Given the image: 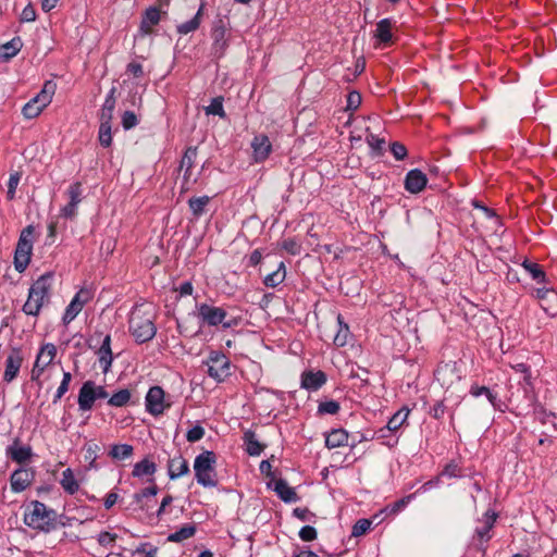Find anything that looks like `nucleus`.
Returning <instances> with one entry per match:
<instances>
[{"mask_svg": "<svg viewBox=\"0 0 557 557\" xmlns=\"http://www.w3.org/2000/svg\"><path fill=\"white\" fill-rule=\"evenodd\" d=\"M53 273L40 275L30 286L22 310L27 315L37 317L41 308L50 302Z\"/></svg>", "mask_w": 557, "mask_h": 557, "instance_id": "f257e3e1", "label": "nucleus"}, {"mask_svg": "<svg viewBox=\"0 0 557 557\" xmlns=\"http://www.w3.org/2000/svg\"><path fill=\"white\" fill-rule=\"evenodd\" d=\"M57 511L39 500H32L24 511V523L36 531L49 533L57 529Z\"/></svg>", "mask_w": 557, "mask_h": 557, "instance_id": "f03ea898", "label": "nucleus"}, {"mask_svg": "<svg viewBox=\"0 0 557 557\" xmlns=\"http://www.w3.org/2000/svg\"><path fill=\"white\" fill-rule=\"evenodd\" d=\"M215 463L216 456L211 450H206L195 458L194 471L198 484L203 487H215L218 485Z\"/></svg>", "mask_w": 557, "mask_h": 557, "instance_id": "7ed1b4c3", "label": "nucleus"}, {"mask_svg": "<svg viewBox=\"0 0 557 557\" xmlns=\"http://www.w3.org/2000/svg\"><path fill=\"white\" fill-rule=\"evenodd\" d=\"M128 330L135 341L139 344L151 341L157 333V327L151 315L149 313H143L137 308L131 313Z\"/></svg>", "mask_w": 557, "mask_h": 557, "instance_id": "20e7f679", "label": "nucleus"}, {"mask_svg": "<svg viewBox=\"0 0 557 557\" xmlns=\"http://www.w3.org/2000/svg\"><path fill=\"white\" fill-rule=\"evenodd\" d=\"M35 226L27 225L21 231L15 251H14V268L17 272H24L32 258L34 245Z\"/></svg>", "mask_w": 557, "mask_h": 557, "instance_id": "39448f33", "label": "nucleus"}, {"mask_svg": "<svg viewBox=\"0 0 557 557\" xmlns=\"http://www.w3.org/2000/svg\"><path fill=\"white\" fill-rule=\"evenodd\" d=\"M208 375L216 383L225 382L232 375V364L228 357L221 350H211L202 361Z\"/></svg>", "mask_w": 557, "mask_h": 557, "instance_id": "423d86ee", "label": "nucleus"}, {"mask_svg": "<svg viewBox=\"0 0 557 557\" xmlns=\"http://www.w3.org/2000/svg\"><path fill=\"white\" fill-rule=\"evenodd\" d=\"M55 91V84L46 82L42 89L23 107V115L26 119L38 116L41 111L51 102Z\"/></svg>", "mask_w": 557, "mask_h": 557, "instance_id": "0eeeda50", "label": "nucleus"}, {"mask_svg": "<svg viewBox=\"0 0 557 557\" xmlns=\"http://www.w3.org/2000/svg\"><path fill=\"white\" fill-rule=\"evenodd\" d=\"M496 520L497 513L495 511L487 510L483 516V525L478 527L474 530L472 545L475 548V550L481 553L482 555L486 554V544L492 539L491 531L494 528Z\"/></svg>", "mask_w": 557, "mask_h": 557, "instance_id": "6e6552de", "label": "nucleus"}, {"mask_svg": "<svg viewBox=\"0 0 557 557\" xmlns=\"http://www.w3.org/2000/svg\"><path fill=\"white\" fill-rule=\"evenodd\" d=\"M198 318L209 326H216L222 324L223 327L228 329L237 324L235 319L225 321L227 312L221 307H213L208 304H201L197 307Z\"/></svg>", "mask_w": 557, "mask_h": 557, "instance_id": "1a4fd4ad", "label": "nucleus"}, {"mask_svg": "<svg viewBox=\"0 0 557 557\" xmlns=\"http://www.w3.org/2000/svg\"><path fill=\"white\" fill-rule=\"evenodd\" d=\"M211 38V54L215 59H221L228 47L227 27L222 18L213 23Z\"/></svg>", "mask_w": 557, "mask_h": 557, "instance_id": "9d476101", "label": "nucleus"}, {"mask_svg": "<svg viewBox=\"0 0 557 557\" xmlns=\"http://www.w3.org/2000/svg\"><path fill=\"white\" fill-rule=\"evenodd\" d=\"M92 298L91 292L86 288L79 289L71 302L65 308V312L62 317V322L64 324L71 323L77 314L83 310L84 306L90 301Z\"/></svg>", "mask_w": 557, "mask_h": 557, "instance_id": "9b49d317", "label": "nucleus"}, {"mask_svg": "<svg viewBox=\"0 0 557 557\" xmlns=\"http://www.w3.org/2000/svg\"><path fill=\"white\" fill-rule=\"evenodd\" d=\"M69 202L61 208L60 214L65 219H74L77 214V206L83 200V187L79 182L71 184L66 190Z\"/></svg>", "mask_w": 557, "mask_h": 557, "instance_id": "f8f14e48", "label": "nucleus"}, {"mask_svg": "<svg viewBox=\"0 0 557 557\" xmlns=\"http://www.w3.org/2000/svg\"><path fill=\"white\" fill-rule=\"evenodd\" d=\"M164 391L160 386H152L146 395V410L152 416L163 413L165 406L163 404Z\"/></svg>", "mask_w": 557, "mask_h": 557, "instance_id": "ddd939ff", "label": "nucleus"}, {"mask_svg": "<svg viewBox=\"0 0 557 557\" xmlns=\"http://www.w3.org/2000/svg\"><path fill=\"white\" fill-rule=\"evenodd\" d=\"M22 362L23 356L21 349L12 348L5 359V370L3 373L4 382L10 383L17 376Z\"/></svg>", "mask_w": 557, "mask_h": 557, "instance_id": "4468645a", "label": "nucleus"}, {"mask_svg": "<svg viewBox=\"0 0 557 557\" xmlns=\"http://www.w3.org/2000/svg\"><path fill=\"white\" fill-rule=\"evenodd\" d=\"M428 184L426 175L419 169L410 170L405 177V189L410 194H419Z\"/></svg>", "mask_w": 557, "mask_h": 557, "instance_id": "2eb2a0df", "label": "nucleus"}, {"mask_svg": "<svg viewBox=\"0 0 557 557\" xmlns=\"http://www.w3.org/2000/svg\"><path fill=\"white\" fill-rule=\"evenodd\" d=\"M96 393L94 391V381L88 380L83 383L78 392L77 404L81 411H90L95 405Z\"/></svg>", "mask_w": 557, "mask_h": 557, "instance_id": "dca6fc26", "label": "nucleus"}, {"mask_svg": "<svg viewBox=\"0 0 557 557\" xmlns=\"http://www.w3.org/2000/svg\"><path fill=\"white\" fill-rule=\"evenodd\" d=\"M268 486L272 488L284 503H296L299 499L295 490L290 487L284 479H273V481L268 483Z\"/></svg>", "mask_w": 557, "mask_h": 557, "instance_id": "f3484780", "label": "nucleus"}, {"mask_svg": "<svg viewBox=\"0 0 557 557\" xmlns=\"http://www.w3.org/2000/svg\"><path fill=\"white\" fill-rule=\"evenodd\" d=\"M34 473L28 469H17L10 478L11 490L14 493H21L25 491L33 482Z\"/></svg>", "mask_w": 557, "mask_h": 557, "instance_id": "a211bd4d", "label": "nucleus"}, {"mask_svg": "<svg viewBox=\"0 0 557 557\" xmlns=\"http://www.w3.org/2000/svg\"><path fill=\"white\" fill-rule=\"evenodd\" d=\"M251 148L253 151L255 161L262 162L269 157L272 150V145L269 140V137L261 134L253 137L251 141Z\"/></svg>", "mask_w": 557, "mask_h": 557, "instance_id": "6ab92c4d", "label": "nucleus"}, {"mask_svg": "<svg viewBox=\"0 0 557 557\" xmlns=\"http://www.w3.org/2000/svg\"><path fill=\"white\" fill-rule=\"evenodd\" d=\"M326 374L321 371H305L301 374V387L308 391H318L326 383Z\"/></svg>", "mask_w": 557, "mask_h": 557, "instance_id": "aec40b11", "label": "nucleus"}, {"mask_svg": "<svg viewBox=\"0 0 557 557\" xmlns=\"http://www.w3.org/2000/svg\"><path fill=\"white\" fill-rule=\"evenodd\" d=\"M537 298L542 301L544 311L552 315H557V292L548 288H539L536 290Z\"/></svg>", "mask_w": 557, "mask_h": 557, "instance_id": "412c9836", "label": "nucleus"}, {"mask_svg": "<svg viewBox=\"0 0 557 557\" xmlns=\"http://www.w3.org/2000/svg\"><path fill=\"white\" fill-rule=\"evenodd\" d=\"M161 20V12L157 7L148 8L143 14L139 32L146 36L151 34L152 27L158 25Z\"/></svg>", "mask_w": 557, "mask_h": 557, "instance_id": "4be33fe9", "label": "nucleus"}, {"mask_svg": "<svg viewBox=\"0 0 557 557\" xmlns=\"http://www.w3.org/2000/svg\"><path fill=\"white\" fill-rule=\"evenodd\" d=\"M7 456L17 463H23L32 457V448L21 446L18 438H16L12 445L7 447Z\"/></svg>", "mask_w": 557, "mask_h": 557, "instance_id": "5701e85b", "label": "nucleus"}, {"mask_svg": "<svg viewBox=\"0 0 557 557\" xmlns=\"http://www.w3.org/2000/svg\"><path fill=\"white\" fill-rule=\"evenodd\" d=\"M169 476L172 480L178 479L189 472V466L182 455L174 456L169 460Z\"/></svg>", "mask_w": 557, "mask_h": 557, "instance_id": "b1692460", "label": "nucleus"}, {"mask_svg": "<svg viewBox=\"0 0 557 557\" xmlns=\"http://www.w3.org/2000/svg\"><path fill=\"white\" fill-rule=\"evenodd\" d=\"M392 27H393L392 18H383L376 24L374 37L379 40L380 44H383L384 46H386L392 42V38H393Z\"/></svg>", "mask_w": 557, "mask_h": 557, "instance_id": "393cba45", "label": "nucleus"}, {"mask_svg": "<svg viewBox=\"0 0 557 557\" xmlns=\"http://www.w3.org/2000/svg\"><path fill=\"white\" fill-rule=\"evenodd\" d=\"M243 441L249 456H260L265 448V445L257 440L256 433L251 430L244 432Z\"/></svg>", "mask_w": 557, "mask_h": 557, "instance_id": "a878e982", "label": "nucleus"}, {"mask_svg": "<svg viewBox=\"0 0 557 557\" xmlns=\"http://www.w3.org/2000/svg\"><path fill=\"white\" fill-rule=\"evenodd\" d=\"M349 435L344 429H334L325 436V446L330 449L348 445Z\"/></svg>", "mask_w": 557, "mask_h": 557, "instance_id": "bb28decb", "label": "nucleus"}, {"mask_svg": "<svg viewBox=\"0 0 557 557\" xmlns=\"http://www.w3.org/2000/svg\"><path fill=\"white\" fill-rule=\"evenodd\" d=\"M23 42L20 37H14L10 41L0 46V60L9 61L14 58L22 49Z\"/></svg>", "mask_w": 557, "mask_h": 557, "instance_id": "cd10ccee", "label": "nucleus"}, {"mask_svg": "<svg viewBox=\"0 0 557 557\" xmlns=\"http://www.w3.org/2000/svg\"><path fill=\"white\" fill-rule=\"evenodd\" d=\"M60 485L70 495H74L79 490V483L75 479L74 472L71 468H66L62 472V476L60 479Z\"/></svg>", "mask_w": 557, "mask_h": 557, "instance_id": "c85d7f7f", "label": "nucleus"}, {"mask_svg": "<svg viewBox=\"0 0 557 557\" xmlns=\"http://www.w3.org/2000/svg\"><path fill=\"white\" fill-rule=\"evenodd\" d=\"M286 277V269L284 262H280L277 269L272 273L268 274L263 278V284L267 287L274 288L284 282Z\"/></svg>", "mask_w": 557, "mask_h": 557, "instance_id": "c756f323", "label": "nucleus"}, {"mask_svg": "<svg viewBox=\"0 0 557 557\" xmlns=\"http://www.w3.org/2000/svg\"><path fill=\"white\" fill-rule=\"evenodd\" d=\"M409 413H410V410L407 407L400 408L388 420V422L386 424V429L389 432L398 431L404 425V423L407 421Z\"/></svg>", "mask_w": 557, "mask_h": 557, "instance_id": "7c9ffc66", "label": "nucleus"}, {"mask_svg": "<svg viewBox=\"0 0 557 557\" xmlns=\"http://www.w3.org/2000/svg\"><path fill=\"white\" fill-rule=\"evenodd\" d=\"M337 324L338 330L334 336V344L337 347H343L348 343L350 331L348 324L344 322V318L342 314H337Z\"/></svg>", "mask_w": 557, "mask_h": 557, "instance_id": "2f4dec72", "label": "nucleus"}, {"mask_svg": "<svg viewBox=\"0 0 557 557\" xmlns=\"http://www.w3.org/2000/svg\"><path fill=\"white\" fill-rule=\"evenodd\" d=\"M202 11H203V4L200 5L197 13L195 14V16L191 20L177 25V33L181 35H187V34L193 33L196 29H198V27L201 23Z\"/></svg>", "mask_w": 557, "mask_h": 557, "instance_id": "473e14b6", "label": "nucleus"}, {"mask_svg": "<svg viewBox=\"0 0 557 557\" xmlns=\"http://www.w3.org/2000/svg\"><path fill=\"white\" fill-rule=\"evenodd\" d=\"M196 533L195 524H184L180 530L169 534L168 541L172 543H181L193 537Z\"/></svg>", "mask_w": 557, "mask_h": 557, "instance_id": "72a5a7b5", "label": "nucleus"}, {"mask_svg": "<svg viewBox=\"0 0 557 557\" xmlns=\"http://www.w3.org/2000/svg\"><path fill=\"white\" fill-rule=\"evenodd\" d=\"M85 460L89 462L88 469H98L97 459L101 450V446L95 442H88L84 445Z\"/></svg>", "mask_w": 557, "mask_h": 557, "instance_id": "f704fd0d", "label": "nucleus"}, {"mask_svg": "<svg viewBox=\"0 0 557 557\" xmlns=\"http://www.w3.org/2000/svg\"><path fill=\"white\" fill-rule=\"evenodd\" d=\"M197 157V148L188 147L181 160L180 169H185L184 180L187 181L190 176L191 168L194 166Z\"/></svg>", "mask_w": 557, "mask_h": 557, "instance_id": "c9c22d12", "label": "nucleus"}, {"mask_svg": "<svg viewBox=\"0 0 557 557\" xmlns=\"http://www.w3.org/2000/svg\"><path fill=\"white\" fill-rule=\"evenodd\" d=\"M134 448L128 444L112 445L109 456L116 460H125L133 455Z\"/></svg>", "mask_w": 557, "mask_h": 557, "instance_id": "e433bc0d", "label": "nucleus"}, {"mask_svg": "<svg viewBox=\"0 0 557 557\" xmlns=\"http://www.w3.org/2000/svg\"><path fill=\"white\" fill-rule=\"evenodd\" d=\"M156 470L157 467L154 462L149 461L148 459H143L134 466L133 475L137 478L152 475Z\"/></svg>", "mask_w": 557, "mask_h": 557, "instance_id": "4c0bfd02", "label": "nucleus"}, {"mask_svg": "<svg viewBox=\"0 0 557 557\" xmlns=\"http://www.w3.org/2000/svg\"><path fill=\"white\" fill-rule=\"evenodd\" d=\"M210 201V197H193L188 200V206L194 216L199 218L205 213V209Z\"/></svg>", "mask_w": 557, "mask_h": 557, "instance_id": "58836bf2", "label": "nucleus"}, {"mask_svg": "<svg viewBox=\"0 0 557 557\" xmlns=\"http://www.w3.org/2000/svg\"><path fill=\"white\" fill-rule=\"evenodd\" d=\"M158 494V486L151 485L143 488L141 491L134 494V503L139 506L141 510H146V505L144 504V499L148 497L156 496Z\"/></svg>", "mask_w": 557, "mask_h": 557, "instance_id": "ea45409f", "label": "nucleus"}, {"mask_svg": "<svg viewBox=\"0 0 557 557\" xmlns=\"http://www.w3.org/2000/svg\"><path fill=\"white\" fill-rule=\"evenodd\" d=\"M96 354L98 355V360L100 368L102 369V372L107 374L110 371V368L113 362L112 350L106 348H98Z\"/></svg>", "mask_w": 557, "mask_h": 557, "instance_id": "a19ab883", "label": "nucleus"}, {"mask_svg": "<svg viewBox=\"0 0 557 557\" xmlns=\"http://www.w3.org/2000/svg\"><path fill=\"white\" fill-rule=\"evenodd\" d=\"M55 355L57 347L53 344L48 343L40 348L37 358L44 363V366H49L53 361Z\"/></svg>", "mask_w": 557, "mask_h": 557, "instance_id": "79ce46f5", "label": "nucleus"}, {"mask_svg": "<svg viewBox=\"0 0 557 557\" xmlns=\"http://www.w3.org/2000/svg\"><path fill=\"white\" fill-rule=\"evenodd\" d=\"M131 392L126 388L114 393L108 400L111 407H124L131 399Z\"/></svg>", "mask_w": 557, "mask_h": 557, "instance_id": "37998d69", "label": "nucleus"}, {"mask_svg": "<svg viewBox=\"0 0 557 557\" xmlns=\"http://www.w3.org/2000/svg\"><path fill=\"white\" fill-rule=\"evenodd\" d=\"M205 112L207 115H218L221 119L226 117V113L223 108V98L215 97L211 100V103L205 108Z\"/></svg>", "mask_w": 557, "mask_h": 557, "instance_id": "c03bdc74", "label": "nucleus"}, {"mask_svg": "<svg viewBox=\"0 0 557 557\" xmlns=\"http://www.w3.org/2000/svg\"><path fill=\"white\" fill-rule=\"evenodd\" d=\"M367 144L371 148V154L374 157L383 154L385 140L379 138L374 134H369L366 138Z\"/></svg>", "mask_w": 557, "mask_h": 557, "instance_id": "a18cd8bd", "label": "nucleus"}, {"mask_svg": "<svg viewBox=\"0 0 557 557\" xmlns=\"http://www.w3.org/2000/svg\"><path fill=\"white\" fill-rule=\"evenodd\" d=\"M98 138H99V143L102 147L111 146V144H112L111 123L100 122Z\"/></svg>", "mask_w": 557, "mask_h": 557, "instance_id": "49530a36", "label": "nucleus"}, {"mask_svg": "<svg viewBox=\"0 0 557 557\" xmlns=\"http://www.w3.org/2000/svg\"><path fill=\"white\" fill-rule=\"evenodd\" d=\"M416 495H417V493L409 494V495L394 502L393 504H389L385 508V510L393 515H396L399 511H401L403 509H405L408 506V504L416 497Z\"/></svg>", "mask_w": 557, "mask_h": 557, "instance_id": "de8ad7c7", "label": "nucleus"}, {"mask_svg": "<svg viewBox=\"0 0 557 557\" xmlns=\"http://www.w3.org/2000/svg\"><path fill=\"white\" fill-rule=\"evenodd\" d=\"M522 265L531 274L533 280L539 283L545 281V273L537 263L525 260Z\"/></svg>", "mask_w": 557, "mask_h": 557, "instance_id": "09e8293b", "label": "nucleus"}, {"mask_svg": "<svg viewBox=\"0 0 557 557\" xmlns=\"http://www.w3.org/2000/svg\"><path fill=\"white\" fill-rule=\"evenodd\" d=\"M22 174L20 172H13L10 174L8 182L7 199L13 200L15 198L16 188L20 184Z\"/></svg>", "mask_w": 557, "mask_h": 557, "instance_id": "8fccbe9b", "label": "nucleus"}, {"mask_svg": "<svg viewBox=\"0 0 557 557\" xmlns=\"http://www.w3.org/2000/svg\"><path fill=\"white\" fill-rule=\"evenodd\" d=\"M71 380H72L71 373L63 372L62 381H61V383L54 394V397H53V404H57L63 397V395L69 391Z\"/></svg>", "mask_w": 557, "mask_h": 557, "instance_id": "3c124183", "label": "nucleus"}, {"mask_svg": "<svg viewBox=\"0 0 557 557\" xmlns=\"http://www.w3.org/2000/svg\"><path fill=\"white\" fill-rule=\"evenodd\" d=\"M470 394L474 397H479L481 395H485L486 398L488 399V401L495 406V403H496V399H497V396L496 394L492 393L491 389L486 386H478V385H472L471 388H470Z\"/></svg>", "mask_w": 557, "mask_h": 557, "instance_id": "603ef678", "label": "nucleus"}, {"mask_svg": "<svg viewBox=\"0 0 557 557\" xmlns=\"http://www.w3.org/2000/svg\"><path fill=\"white\" fill-rule=\"evenodd\" d=\"M341 409L338 401L327 400L319 404L318 412L321 414H336Z\"/></svg>", "mask_w": 557, "mask_h": 557, "instance_id": "864d4df0", "label": "nucleus"}, {"mask_svg": "<svg viewBox=\"0 0 557 557\" xmlns=\"http://www.w3.org/2000/svg\"><path fill=\"white\" fill-rule=\"evenodd\" d=\"M372 522L368 519H359L352 527L351 535L361 536L370 529Z\"/></svg>", "mask_w": 557, "mask_h": 557, "instance_id": "5fc2aeb1", "label": "nucleus"}, {"mask_svg": "<svg viewBox=\"0 0 557 557\" xmlns=\"http://www.w3.org/2000/svg\"><path fill=\"white\" fill-rule=\"evenodd\" d=\"M121 123L125 131L132 129L138 124L137 115L133 111H125Z\"/></svg>", "mask_w": 557, "mask_h": 557, "instance_id": "6e6d98bb", "label": "nucleus"}, {"mask_svg": "<svg viewBox=\"0 0 557 557\" xmlns=\"http://www.w3.org/2000/svg\"><path fill=\"white\" fill-rule=\"evenodd\" d=\"M115 108V103H111L110 101H104L100 112V122L111 123L113 119V111Z\"/></svg>", "mask_w": 557, "mask_h": 557, "instance_id": "4d7b16f0", "label": "nucleus"}, {"mask_svg": "<svg viewBox=\"0 0 557 557\" xmlns=\"http://www.w3.org/2000/svg\"><path fill=\"white\" fill-rule=\"evenodd\" d=\"M282 247L293 256L300 255L301 252V245L295 238L285 239L282 244Z\"/></svg>", "mask_w": 557, "mask_h": 557, "instance_id": "13d9d810", "label": "nucleus"}, {"mask_svg": "<svg viewBox=\"0 0 557 557\" xmlns=\"http://www.w3.org/2000/svg\"><path fill=\"white\" fill-rule=\"evenodd\" d=\"M361 95L360 92L354 90V91H350L347 96V104H346V110H349V111H355L359 108V106L361 104Z\"/></svg>", "mask_w": 557, "mask_h": 557, "instance_id": "bf43d9fd", "label": "nucleus"}, {"mask_svg": "<svg viewBox=\"0 0 557 557\" xmlns=\"http://www.w3.org/2000/svg\"><path fill=\"white\" fill-rule=\"evenodd\" d=\"M391 152L396 160H404L407 157V148L399 141L391 144Z\"/></svg>", "mask_w": 557, "mask_h": 557, "instance_id": "052dcab7", "label": "nucleus"}, {"mask_svg": "<svg viewBox=\"0 0 557 557\" xmlns=\"http://www.w3.org/2000/svg\"><path fill=\"white\" fill-rule=\"evenodd\" d=\"M205 435V429L201 425H195L187 431L186 440L190 443L200 441Z\"/></svg>", "mask_w": 557, "mask_h": 557, "instance_id": "680f3d73", "label": "nucleus"}, {"mask_svg": "<svg viewBox=\"0 0 557 557\" xmlns=\"http://www.w3.org/2000/svg\"><path fill=\"white\" fill-rule=\"evenodd\" d=\"M299 537L304 542H311L314 541L318 536L317 530L311 525H305L300 529L298 533Z\"/></svg>", "mask_w": 557, "mask_h": 557, "instance_id": "e2e57ef3", "label": "nucleus"}, {"mask_svg": "<svg viewBox=\"0 0 557 557\" xmlns=\"http://www.w3.org/2000/svg\"><path fill=\"white\" fill-rule=\"evenodd\" d=\"M293 516L298 518L301 521H311L315 515L311 512L308 508L297 507L293 510Z\"/></svg>", "mask_w": 557, "mask_h": 557, "instance_id": "0e129e2a", "label": "nucleus"}, {"mask_svg": "<svg viewBox=\"0 0 557 557\" xmlns=\"http://www.w3.org/2000/svg\"><path fill=\"white\" fill-rule=\"evenodd\" d=\"M116 540V534L103 531L98 535V543L102 546L112 545Z\"/></svg>", "mask_w": 557, "mask_h": 557, "instance_id": "69168bd1", "label": "nucleus"}, {"mask_svg": "<svg viewBox=\"0 0 557 557\" xmlns=\"http://www.w3.org/2000/svg\"><path fill=\"white\" fill-rule=\"evenodd\" d=\"M446 406L443 400L437 401L431 409L430 414L434 419H442L445 413Z\"/></svg>", "mask_w": 557, "mask_h": 557, "instance_id": "338daca9", "label": "nucleus"}, {"mask_svg": "<svg viewBox=\"0 0 557 557\" xmlns=\"http://www.w3.org/2000/svg\"><path fill=\"white\" fill-rule=\"evenodd\" d=\"M137 553L144 554L145 557H156L158 547L151 546L149 543H143L137 548Z\"/></svg>", "mask_w": 557, "mask_h": 557, "instance_id": "774afa93", "label": "nucleus"}]
</instances>
